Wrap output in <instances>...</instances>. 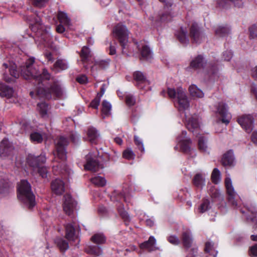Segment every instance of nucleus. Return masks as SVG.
<instances>
[{
  "label": "nucleus",
  "instance_id": "6ab92c4d",
  "mask_svg": "<svg viewBox=\"0 0 257 257\" xmlns=\"http://www.w3.org/2000/svg\"><path fill=\"white\" fill-rule=\"evenodd\" d=\"M186 127L190 131L193 133L198 135V132L199 131V120L197 115H194L186 120Z\"/></svg>",
  "mask_w": 257,
  "mask_h": 257
},
{
  "label": "nucleus",
  "instance_id": "052dcab7",
  "mask_svg": "<svg viewBox=\"0 0 257 257\" xmlns=\"http://www.w3.org/2000/svg\"><path fill=\"white\" fill-rule=\"evenodd\" d=\"M33 4L39 8L44 7L48 0H31Z\"/></svg>",
  "mask_w": 257,
  "mask_h": 257
},
{
  "label": "nucleus",
  "instance_id": "7c9ffc66",
  "mask_svg": "<svg viewBox=\"0 0 257 257\" xmlns=\"http://www.w3.org/2000/svg\"><path fill=\"white\" fill-rule=\"evenodd\" d=\"M58 19L60 23L65 26L69 27L71 26V20L65 12L59 11L58 14Z\"/></svg>",
  "mask_w": 257,
  "mask_h": 257
},
{
  "label": "nucleus",
  "instance_id": "9b49d317",
  "mask_svg": "<svg viewBox=\"0 0 257 257\" xmlns=\"http://www.w3.org/2000/svg\"><path fill=\"white\" fill-rule=\"evenodd\" d=\"M161 2L164 4V9L166 10V12L162 13L159 15V18L156 19V21L162 22H168L170 21L172 18L171 14V7L173 3L171 0H159Z\"/></svg>",
  "mask_w": 257,
  "mask_h": 257
},
{
  "label": "nucleus",
  "instance_id": "58836bf2",
  "mask_svg": "<svg viewBox=\"0 0 257 257\" xmlns=\"http://www.w3.org/2000/svg\"><path fill=\"white\" fill-rule=\"evenodd\" d=\"M55 242L62 251H65L69 247L68 242L62 238H57L55 240Z\"/></svg>",
  "mask_w": 257,
  "mask_h": 257
},
{
  "label": "nucleus",
  "instance_id": "c85d7f7f",
  "mask_svg": "<svg viewBox=\"0 0 257 257\" xmlns=\"http://www.w3.org/2000/svg\"><path fill=\"white\" fill-rule=\"evenodd\" d=\"M192 182L197 188H202L205 184V175L204 174L197 173L194 177Z\"/></svg>",
  "mask_w": 257,
  "mask_h": 257
},
{
  "label": "nucleus",
  "instance_id": "a18cd8bd",
  "mask_svg": "<svg viewBox=\"0 0 257 257\" xmlns=\"http://www.w3.org/2000/svg\"><path fill=\"white\" fill-rule=\"evenodd\" d=\"M230 32L228 27H219L215 31L216 34L220 37H224Z\"/></svg>",
  "mask_w": 257,
  "mask_h": 257
},
{
  "label": "nucleus",
  "instance_id": "603ef678",
  "mask_svg": "<svg viewBox=\"0 0 257 257\" xmlns=\"http://www.w3.org/2000/svg\"><path fill=\"white\" fill-rule=\"evenodd\" d=\"M109 60H100L98 61H96L95 63V65L92 66L91 69L92 70L94 69L95 66H99L100 68L104 69L109 65Z\"/></svg>",
  "mask_w": 257,
  "mask_h": 257
},
{
  "label": "nucleus",
  "instance_id": "9d476101",
  "mask_svg": "<svg viewBox=\"0 0 257 257\" xmlns=\"http://www.w3.org/2000/svg\"><path fill=\"white\" fill-rule=\"evenodd\" d=\"M216 114L220 116L221 121L226 124H228L231 115L228 112L227 105L223 102H219L216 106Z\"/></svg>",
  "mask_w": 257,
  "mask_h": 257
},
{
  "label": "nucleus",
  "instance_id": "bb28decb",
  "mask_svg": "<svg viewBox=\"0 0 257 257\" xmlns=\"http://www.w3.org/2000/svg\"><path fill=\"white\" fill-rule=\"evenodd\" d=\"M222 164L225 166H231L233 165L234 158L232 150H229L224 154L222 159Z\"/></svg>",
  "mask_w": 257,
  "mask_h": 257
},
{
  "label": "nucleus",
  "instance_id": "49530a36",
  "mask_svg": "<svg viewBox=\"0 0 257 257\" xmlns=\"http://www.w3.org/2000/svg\"><path fill=\"white\" fill-rule=\"evenodd\" d=\"M248 31L250 39H257V22L249 27Z\"/></svg>",
  "mask_w": 257,
  "mask_h": 257
},
{
  "label": "nucleus",
  "instance_id": "6e6552de",
  "mask_svg": "<svg viewBox=\"0 0 257 257\" xmlns=\"http://www.w3.org/2000/svg\"><path fill=\"white\" fill-rule=\"evenodd\" d=\"M2 67L6 70L3 74L4 79L6 81L14 82L19 78L20 74L17 70V66L15 63L11 61H8L3 63Z\"/></svg>",
  "mask_w": 257,
  "mask_h": 257
},
{
  "label": "nucleus",
  "instance_id": "c03bdc74",
  "mask_svg": "<svg viewBox=\"0 0 257 257\" xmlns=\"http://www.w3.org/2000/svg\"><path fill=\"white\" fill-rule=\"evenodd\" d=\"M48 107V105L45 102L38 104V109L42 116L45 117L47 115Z\"/></svg>",
  "mask_w": 257,
  "mask_h": 257
},
{
  "label": "nucleus",
  "instance_id": "bf43d9fd",
  "mask_svg": "<svg viewBox=\"0 0 257 257\" xmlns=\"http://www.w3.org/2000/svg\"><path fill=\"white\" fill-rule=\"evenodd\" d=\"M100 101V96H97L93 99L90 104V106L92 108L97 109Z\"/></svg>",
  "mask_w": 257,
  "mask_h": 257
},
{
  "label": "nucleus",
  "instance_id": "4c0bfd02",
  "mask_svg": "<svg viewBox=\"0 0 257 257\" xmlns=\"http://www.w3.org/2000/svg\"><path fill=\"white\" fill-rule=\"evenodd\" d=\"M91 182L94 185L99 187H103L105 185L106 181L104 177L97 176L91 179Z\"/></svg>",
  "mask_w": 257,
  "mask_h": 257
},
{
  "label": "nucleus",
  "instance_id": "ddd939ff",
  "mask_svg": "<svg viewBox=\"0 0 257 257\" xmlns=\"http://www.w3.org/2000/svg\"><path fill=\"white\" fill-rule=\"evenodd\" d=\"M237 121L246 132L250 133L252 131L253 118L251 115H242L238 118Z\"/></svg>",
  "mask_w": 257,
  "mask_h": 257
},
{
  "label": "nucleus",
  "instance_id": "8fccbe9b",
  "mask_svg": "<svg viewBox=\"0 0 257 257\" xmlns=\"http://www.w3.org/2000/svg\"><path fill=\"white\" fill-rule=\"evenodd\" d=\"M204 250L207 253H210L211 254H212L216 257L217 254V251L215 252V253H213V251L214 250L213 244L212 242L210 241H207L205 243Z\"/></svg>",
  "mask_w": 257,
  "mask_h": 257
},
{
  "label": "nucleus",
  "instance_id": "0eeeda50",
  "mask_svg": "<svg viewBox=\"0 0 257 257\" xmlns=\"http://www.w3.org/2000/svg\"><path fill=\"white\" fill-rule=\"evenodd\" d=\"M55 151L54 152V161L59 163L66 159V147L68 144L67 139L64 137H60L55 142Z\"/></svg>",
  "mask_w": 257,
  "mask_h": 257
},
{
  "label": "nucleus",
  "instance_id": "f257e3e1",
  "mask_svg": "<svg viewBox=\"0 0 257 257\" xmlns=\"http://www.w3.org/2000/svg\"><path fill=\"white\" fill-rule=\"evenodd\" d=\"M22 76L26 79H34L37 82V93L41 97L50 99L52 97L60 98L63 96L64 91L58 81H54L53 84L44 87V80L50 79L51 75L47 70L40 71L38 66L35 63L34 58H29L25 65L21 67Z\"/></svg>",
  "mask_w": 257,
  "mask_h": 257
},
{
  "label": "nucleus",
  "instance_id": "c756f323",
  "mask_svg": "<svg viewBox=\"0 0 257 257\" xmlns=\"http://www.w3.org/2000/svg\"><path fill=\"white\" fill-rule=\"evenodd\" d=\"M176 36L180 42L183 44L189 43V39L187 37V30L186 28L181 27L179 32L176 33Z\"/></svg>",
  "mask_w": 257,
  "mask_h": 257
},
{
  "label": "nucleus",
  "instance_id": "a878e982",
  "mask_svg": "<svg viewBox=\"0 0 257 257\" xmlns=\"http://www.w3.org/2000/svg\"><path fill=\"white\" fill-rule=\"evenodd\" d=\"M14 95V91L13 88L0 83V96L10 98L13 97Z\"/></svg>",
  "mask_w": 257,
  "mask_h": 257
},
{
  "label": "nucleus",
  "instance_id": "f3484780",
  "mask_svg": "<svg viewBox=\"0 0 257 257\" xmlns=\"http://www.w3.org/2000/svg\"><path fill=\"white\" fill-rule=\"evenodd\" d=\"M14 147L7 139H4L0 143V156L5 157L12 154Z\"/></svg>",
  "mask_w": 257,
  "mask_h": 257
},
{
  "label": "nucleus",
  "instance_id": "c9c22d12",
  "mask_svg": "<svg viewBox=\"0 0 257 257\" xmlns=\"http://www.w3.org/2000/svg\"><path fill=\"white\" fill-rule=\"evenodd\" d=\"M69 67L66 60L64 59H58L54 64V68L57 71L64 70Z\"/></svg>",
  "mask_w": 257,
  "mask_h": 257
},
{
  "label": "nucleus",
  "instance_id": "a19ab883",
  "mask_svg": "<svg viewBox=\"0 0 257 257\" xmlns=\"http://www.w3.org/2000/svg\"><path fill=\"white\" fill-rule=\"evenodd\" d=\"M198 147L200 151L205 152L207 149V139L203 136L199 137Z\"/></svg>",
  "mask_w": 257,
  "mask_h": 257
},
{
  "label": "nucleus",
  "instance_id": "423d86ee",
  "mask_svg": "<svg viewBox=\"0 0 257 257\" xmlns=\"http://www.w3.org/2000/svg\"><path fill=\"white\" fill-rule=\"evenodd\" d=\"M131 198L130 194L124 191H123V194L114 192L111 197V200L116 202V206L119 215L125 221H127L130 220V217L127 212L124 210L123 205L120 202V201L123 200L125 202L129 203L131 201Z\"/></svg>",
  "mask_w": 257,
  "mask_h": 257
},
{
  "label": "nucleus",
  "instance_id": "39448f33",
  "mask_svg": "<svg viewBox=\"0 0 257 257\" xmlns=\"http://www.w3.org/2000/svg\"><path fill=\"white\" fill-rule=\"evenodd\" d=\"M112 33L113 37L119 42L122 49V53L127 54L125 50L127 49L129 31L126 26L118 24L114 27Z\"/></svg>",
  "mask_w": 257,
  "mask_h": 257
},
{
  "label": "nucleus",
  "instance_id": "f704fd0d",
  "mask_svg": "<svg viewBox=\"0 0 257 257\" xmlns=\"http://www.w3.org/2000/svg\"><path fill=\"white\" fill-rule=\"evenodd\" d=\"M102 116L103 118H104L105 117H107L110 114L111 105L109 102L106 100H104L102 102Z\"/></svg>",
  "mask_w": 257,
  "mask_h": 257
},
{
  "label": "nucleus",
  "instance_id": "dca6fc26",
  "mask_svg": "<svg viewBox=\"0 0 257 257\" xmlns=\"http://www.w3.org/2000/svg\"><path fill=\"white\" fill-rule=\"evenodd\" d=\"M186 132L182 131L181 134L177 138V141L180 145L181 150L185 153L190 150L191 140L186 137Z\"/></svg>",
  "mask_w": 257,
  "mask_h": 257
},
{
  "label": "nucleus",
  "instance_id": "393cba45",
  "mask_svg": "<svg viewBox=\"0 0 257 257\" xmlns=\"http://www.w3.org/2000/svg\"><path fill=\"white\" fill-rule=\"evenodd\" d=\"M46 161V158L44 154H41L38 157L29 156L28 158L29 163L34 168L40 166L41 163H44Z\"/></svg>",
  "mask_w": 257,
  "mask_h": 257
},
{
  "label": "nucleus",
  "instance_id": "e2e57ef3",
  "mask_svg": "<svg viewBox=\"0 0 257 257\" xmlns=\"http://www.w3.org/2000/svg\"><path fill=\"white\" fill-rule=\"evenodd\" d=\"M249 255L251 257H257V244L250 247Z\"/></svg>",
  "mask_w": 257,
  "mask_h": 257
},
{
  "label": "nucleus",
  "instance_id": "7ed1b4c3",
  "mask_svg": "<svg viewBox=\"0 0 257 257\" xmlns=\"http://www.w3.org/2000/svg\"><path fill=\"white\" fill-rule=\"evenodd\" d=\"M167 93L168 96L174 100L175 105L179 111H184L190 107V102L185 89L178 87L168 88Z\"/></svg>",
  "mask_w": 257,
  "mask_h": 257
},
{
  "label": "nucleus",
  "instance_id": "5701e85b",
  "mask_svg": "<svg viewBox=\"0 0 257 257\" xmlns=\"http://www.w3.org/2000/svg\"><path fill=\"white\" fill-rule=\"evenodd\" d=\"M133 77L134 80L137 82L138 87L141 89L143 88L141 86L142 84H149V81L147 79L146 75L141 71H137L134 72Z\"/></svg>",
  "mask_w": 257,
  "mask_h": 257
},
{
  "label": "nucleus",
  "instance_id": "13d9d810",
  "mask_svg": "<svg viewBox=\"0 0 257 257\" xmlns=\"http://www.w3.org/2000/svg\"><path fill=\"white\" fill-rule=\"evenodd\" d=\"M125 102L127 105L132 106L135 103L136 100L132 94H127L125 96Z\"/></svg>",
  "mask_w": 257,
  "mask_h": 257
},
{
  "label": "nucleus",
  "instance_id": "4d7b16f0",
  "mask_svg": "<svg viewBox=\"0 0 257 257\" xmlns=\"http://www.w3.org/2000/svg\"><path fill=\"white\" fill-rule=\"evenodd\" d=\"M167 240L170 243L174 245H177L180 242V239L176 235H170L168 236Z\"/></svg>",
  "mask_w": 257,
  "mask_h": 257
},
{
  "label": "nucleus",
  "instance_id": "b1692460",
  "mask_svg": "<svg viewBox=\"0 0 257 257\" xmlns=\"http://www.w3.org/2000/svg\"><path fill=\"white\" fill-rule=\"evenodd\" d=\"M182 240L183 245L185 248H189L191 247L193 243V238L190 230L186 229L183 232Z\"/></svg>",
  "mask_w": 257,
  "mask_h": 257
},
{
  "label": "nucleus",
  "instance_id": "f03ea898",
  "mask_svg": "<svg viewBox=\"0 0 257 257\" xmlns=\"http://www.w3.org/2000/svg\"><path fill=\"white\" fill-rule=\"evenodd\" d=\"M18 197L29 209L32 208L36 204L35 196L32 192L30 183L27 180H22L18 184Z\"/></svg>",
  "mask_w": 257,
  "mask_h": 257
},
{
  "label": "nucleus",
  "instance_id": "864d4df0",
  "mask_svg": "<svg viewBox=\"0 0 257 257\" xmlns=\"http://www.w3.org/2000/svg\"><path fill=\"white\" fill-rule=\"evenodd\" d=\"M134 140L135 144L137 146L138 148L141 151V152L144 153L145 148L142 139L139 137L135 136Z\"/></svg>",
  "mask_w": 257,
  "mask_h": 257
},
{
  "label": "nucleus",
  "instance_id": "de8ad7c7",
  "mask_svg": "<svg viewBox=\"0 0 257 257\" xmlns=\"http://www.w3.org/2000/svg\"><path fill=\"white\" fill-rule=\"evenodd\" d=\"M10 188L9 183L5 180H0V193L5 194L8 192Z\"/></svg>",
  "mask_w": 257,
  "mask_h": 257
},
{
  "label": "nucleus",
  "instance_id": "4468645a",
  "mask_svg": "<svg viewBox=\"0 0 257 257\" xmlns=\"http://www.w3.org/2000/svg\"><path fill=\"white\" fill-rule=\"evenodd\" d=\"M225 185L227 193L229 196V201L234 206L237 205V201L235 200L237 196V194L234 190L232 186V181L229 177H227L225 180Z\"/></svg>",
  "mask_w": 257,
  "mask_h": 257
},
{
  "label": "nucleus",
  "instance_id": "20e7f679",
  "mask_svg": "<svg viewBox=\"0 0 257 257\" xmlns=\"http://www.w3.org/2000/svg\"><path fill=\"white\" fill-rule=\"evenodd\" d=\"M28 20L30 22V27L33 32L36 34L37 37L36 42L40 41L41 42H49L51 40L50 35L44 31V26L41 23V20L38 16L34 18L29 17Z\"/></svg>",
  "mask_w": 257,
  "mask_h": 257
},
{
  "label": "nucleus",
  "instance_id": "e433bc0d",
  "mask_svg": "<svg viewBox=\"0 0 257 257\" xmlns=\"http://www.w3.org/2000/svg\"><path fill=\"white\" fill-rule=\"evenodd\" d=\"M91 241L96 244H103L106 241V238L102 233H96L91 238Z\"/></svg>",
  "mask_w": 257,
  "mask_h": 257
},
{
  "label": "nucleus",
  "instance_id": "338daca9",
  "mask_svg": "<svg viewBox=\"0 0 257 257\" xmlns=\"http://www.w3.org/2000/svg\"><path fill=\"white\" fill-rule=\"evenodd\" d=\"M64 25L63 24H60L56 27V31L58 33H63L65 30V28L64 27Z\"/></svg>",
  "mask_w": 257,
  "mask_h": 257
},
{
  "label": "nucleus",
  "instance_id": "a211bd4d",
  "mask_svg": "<svg viewBox=\"0 0 257 257\" xmlns=\"http://www.w3.org/2000/svg\"><path fill=\"white\" fill-rule=\"evenodd\" d=\"M86 163L84 165L86 170L96 172L101 167L96 159L92 156V154L89 153L86 156Z\"/></svg>",
  "mask_w": 257,
  "mask_h": 257
},
{
  "label": "nucleus",
  "instance_id": "5fc2aeb1",
  "mask_svg": "<svg viewBox=\"0 0 257 257\" xmlns=\"http://www.w3.org/2000/svg\"><path fill=\"white\" fill-rule=\"evenodd\" d=\"M123 157L126 159L132 160L135 158V154L131 149H127L124 151Z\"/></svg>",
  "mask_w": 257,
  "mask_h": 257
},
{
  "label": "nucleus",
  "instance_id": "0e129e2a",
  "mask_svg": "<svg viewBox=\"0 0 257 257\" xmlns=\"http://www.w3.org/2000/svg\"><path fill=\"white\" fill-rule=\"evenodd\" d=\"M77 81L81 84H85L87 82V77L85 75H81L76 78Z\"/></svg>",
  "mask_w": 257,
  "mask_h": 257
},
{
  "label": "nucleus",
  "instance_id": "2f4dec72",
  "mask_svg": "<svg viewBox=\"0 0 257 257\" xmlns=\"http://www.w3.org/2000/svg\"><path fill=\"white\" fill-rule=\"evenodd\" d=\"M190 95L194 98H202L204 97V93L195 85H191L189 88Z\"/></svg>",
  "mask_w": 257,
  "mask_h": 257
},
{
  "label": "nucleus",
  "instance_id": "412c9836",
  "mask_svg": "<svg viewBox=\"0 0 257 257\" xmlns=\"http://www.w3.org/2000/svg\"><path fill=\"white\" fill-rule=\"evenodd\" d=\"M156 239L153 236H151L148 240L141 243L140 247L142 249H147L149 251H152L159 249L156 246Z\"/></svg>",
  "mask_w": 257,
  "mask_h": 257
},
{
  "label": "nucleus",
  "instance_id": "2eb2a0df",
  "mask_svg": "<svg viewBox=\"0 0 257 257\" xmlns=\"http://www.w3.org/2000/svg\"><path fill=\"white\" fill-rule=\"evenodd\" d=\"M138 48L141 53V60H150L153 57V54L150 47L144 42L137 43Z\"/></svg>",
  "mask_w": 257,
  "mask_h": 257
},
{
  "label": "nucleus",
  "instance_id": "473e14b6",
  "mask_svg": "<svg viewBox=\"0 0 257 257\" xmlns=\"http://www.w3.org/2000/svg\"><path fill=\"white\" fill-rule=\"evenodd\" d=\"M204 64L203 57L201 55H198L191 62L190 66L192 68L198 69L203 67Z\"/></svg>",
  "mask_w": 257,
  "mask_h": 257
},
{
  "label": "nucleus",
  "instance_id": "680f3d73",
  "mask_svg": "<svg viewBox=\"0 0 257 257\" xmlns=\"http://www.w3.org/2000/svg\"><path fill=\"white\" fill-rule=\"evenodd\" d=\"M232 52L230 50H226L223 53V58L224 60L229 61L232 57Z\"/></svg>",
  "mask_w": 257,
  "mask_h": 257
},
{
  "label": "nucleus",
  "instance_id": "09e8293b",
  "mask_svg": "<svg viewBox=\"0 0 257 257\" xmlns=\"http://www.w3.org/2000/svg\"><path fill=\"white\" fill-rule=\"evenodd\" d=\"M88 252L90 254L98 256L102 254V251L99 246L94 245L89 247Z\"/></svg>",
  "mask_w": 257,
  "mask_h": 257
},
{
  "label": "nucleus",
  "instance_id": "f8f14e48",
  "mask_svg": "<svg viewBox=\"0 0 257 257\" xmlns=\"http://www.w3.org/2000/svg\"><path fill=\"white\" fill-rule=\"evenodd\" d=\"M76 205L77 202L70 194H66L64 196L63 208L67 214H71L76 208Z\"/></svg>",
  "mask_w": 257,
  "mask_h": 257
},
{
  "label": "nucleus",
  "instance_id": "3c124183",
  "mask_svg": "<svg viewBox=\"0 0 257 257\" xmlns=\"http://www.w3.org/2000/svg\"><path fill=\"white\" fill-rule=\"evenodd\" d=\"M209 201L205 199L203 200L202 203L200 205L198 208V210L200 213H204L206 211H207L209 208Z\"/></svg>",
  "mask_w": 257,
  "mask_h": 257
},
{
  "label": "nucleus",
  "instance_id": "72a5a7b5",
  "mask_svg": "<svg viewBox=\"0 0 257 257\" xmlns=\"http://www.w3.org/2000/svg\"><path fill=\"white\" fill-rule=\"evenodd\" d=\"M66 237L70 240H74L76 238L75 234V229L71 223H68L66 225Z\"/></svg>",
  "mask_w": 257,
  "mask_h": 257
},
{
  "label": "nucleus",
  "instance_id": "6e6d98bb",
  "mask_svg": "<svg viewBox=\"0 0 257 257\" xmlns=\"http://www.w3.org/2000/svg\"><path fill=\"white\" fill-rule=\"evenodd\" d=\"M38 171L40 175L43 178H47L48 171L46 167L37 166L34 168Z\"/></svg>",
  "mask_w": 257,
  "mask_h": 257
},
{
  "label": "nucleus",
  "instance_id": "4be33fe9",
  "mask_svg": "<svg viewBox=\"0 0 257 257\" xmlns=\"http://www.w3.org/2000/svg\"><path fill=\"white\" fill-rule=\"evenodd\" d=\"M45 134L40 130H35L32 131L30 135L31 141L35 144L41 143L44 139Z\"/></svg>",
  "mask_w": 257,
  "mask_h": 257
},
{
  "label": "nucleus",
  "instance_id": "37998d69",
  "mask_svg": "<svg viewBox=\"0 0 257 257\" xmlns=\"http://www.w3.org/2000/svg\"><path fill=\"white\" fill-rule=\"evenodd\" d=\"M87 136L89 141L91 143H93L95 140L97 138L98 135L95 128L90 127L88 130Z\"/></svg>",
  "mask_w": 257,
  "mask_h": 257
},
{
  "label": "nucleus",
  "instance_id": "aec40b11",
  "mask_svg": "<svg viewBox=\"0 0 257 257\" xmlns=\"http://www.w3.org/2000/svg\"><path fill=\"white\" fill-rule=\"evenodd\" d=\"M52 192L56 195H61L65 191L64 182L59 179H56L51 183Z\"/></svg>",
  "mask_w": 257,
  "mask_h": 257
},
{
  "label": "nucleus",
  "instance_id": "79ce46f5",
  "mask_svg": "<svg viewBox=\"0 0 257 257\" xmlns=\"http://www.w3.org/2000/svg\"><path fill=\"white\" fill-rule=\"evenodd\" d=\"M80 56L83 62L87 61L88 60L90 56V51L88 47L84 46L82 48Z\"/></svg>",
  "mask_w": 257,
  "mask_h": 257
},
{
  "label": "nucleus",
  "instance_id": "1a4fd4ad",
  "mask_svg": "<svg viewBox=\"0 0 257 257\" xmlns=\"http://www.w3.org/2000/svg\"><path fill=\"white\" fill-rule=\"evenodd\" d=\"M190 36L194 43L196 44L200 43L205 37L200 28L196 23H193L190 29Z\"/></svg>",
  "mask_w": 257,
  "mask_h": 257
},
{
  "label": "nucleus",
  "instance_id": "774afa93",
  "mask_svg": "<svg viewBox=\"0 0 257 257\" xmlns=\"http://www.w3.org/2000/svg\"><path fill=\"white\" fill-rule=\"evenodd\" d=\"M251 140L253 143L257 145V132H253L251 136Z\"/></svg>",
  "mask_w": 257,
  "mask_h": 257
},
{
  "label": "nucleus",
  "instance_id": "cd10ccee",
  "mask_svg": "<svg viewBox=\"0 0 257 257\" xmlns=\"http://www.w3.org/2000/svg\"><path fill=\"white\" fill-rule=\"evenodd\" d=\"M219 7L221 8H227L230 3L234 4L235 7L241 8L243 6V3L242 0H217Z\"/></svg>",
  "mask_w": 257,
  "mask_h": 257
},
{
  "label": "nucleus",
  "instance_id": "ea45409f",
  "mask_svg": "<svg viewBox=\"0 0 257 257\" xmlns=\"http://www.w3.org/2000/svg\"><path fill=\"white\" fill-rule=\"evenodd\" d=\"M212 181L215 184H218L221 180L220 172L217 168H214L211 174Z\"/></svg>",
  "mask_w": 257,
  "mask_h": 257
},
{
  "label": "nucleus",
  "instance_id": "69168bd1",
  "mask_svg": "<svg viewBox=\"0 0 257 257\" xmlns=\"http://www.w3.org/2000/svg\"><path fill=\"white\" fill-rule=\"evenodd\" d=\"M114 45H112V44H110V46H109V54L110 55H114L116 53V47L115 46L116 45V44L115 42L114 43Z\"/></svg>",
  "mask_w": 257,
  "mask_h": 257
}]
</instances>
